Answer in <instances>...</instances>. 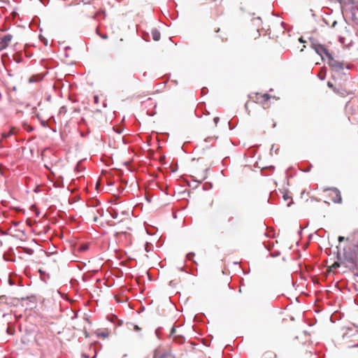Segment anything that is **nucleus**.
<instances>
[{"label": "nucleus", "instance_id": "obj_42", "mask_svg": "<svg viewBox=\"0 0 358 358\" xmlns=\"http://www.w3.org/2000/svg\"><path fill=\"white\" fill-rule=\"evenodd\" d=\"M357 248H358V243H357Z\"/></svg>", "mask_w": 358, "mask_h": 358}, {"label": "nucleus", "instance_id": "obj_33", "mask_svg": "<svg viewBox=\"0 0 358 358\" xmlns=\"http://www.w3.org/2000/svg\"><path fill=\"white\" fill-rule=\"evenodd\" d=\"M39 38L41 41H43L45 38L42 34L39 35Z\"/></svg>", "mask_w": 358, "mask_h": 358}, {"label": "nucleus", "instance_id": "obj_14", "mask_svg": "<svg viewBox=\"0 0 358 358\" xmlns=\"http://www.w3.org/2000/svg\"><path fill=\"white\" fill-rule=\"evenodd\" d=\"M152 39L155 41H158L160 39V33L157 29H153L151 31Z\"/></svg>", "mask_w": 358, "mask_h": 358}, {"label": "nucleus", "instance_id": "obj_35", "mask_svg": "<svg viewBox=\"0 0 358 358\" xmlns=\"http://www.w3.org/2000/svg\"><path fill=\"white\" fill-rule=\"evenodd\" d=\"M276 127V122H273V124H272V127L273 128H275Z\"/></svg>", "mask_w": 358, "mask_h": 358}, {"label": "nucleus", "instance_id": "obj_25", "mask_svg": "<svg viewBox=\"0 0 358 358\" xmlns=\"http://www.w3.org/2000/svg\"><path fill=\"white\" fill-rule=\"evenodd\" d=\"M214 120V122H215V126H217V123H218V122H219V120H220V118H219L218 117H215V118H214V120Z\"/></svg>", "mask_w": 358, "mask_h": 358}, {"label": "nucleus", "instance_id": "obj_31", "mask_svg": "<svg viewBox=\"0 0 358 358\" xmlns=\"http://www.w3.org/2000/svg\"><path fill=\"white\" fill-rule=\"evenodd\" d=\"M344 239H345V238L343 236H339L338 237V241L339 242H342Z\"/></svg>", "mask_w": 358, "mask_h": 358}, {"label": "nucleus", "instance_id": "obj_27", "mask_svg": "<svg viewBox=\"0 0 358 358\" xmlns=\"http://www.w3.org/2000/svg\"><path fill=\"white\" fill-rule=\"evenodd\" d=\"M38 272L41 273V279H43V275H44V272H43V271H42V269H41V268L38 270Z\"/></svg>", "mask_w": 358, "mask_h": 358}, {"label": "nucleus", "instance_id": "obj_40", "mask_svg": "<svg viewBox=\"0 0 358 358\" xmlns=\"http://www.w3.org/2000/svg\"><path fill=\"white\" fill-rule=\"evenodd\" d=\"M290 203H291V201H290V202H288V203H287V206H290Z\"/></svg>", "mask_w": 358, "mask_h": 358}, {"label": "nucleus", "instance_id": "obj_32", "mask_svg": "<svg viewBox=\"0 0 358 358\" xmlns=\"http://www.w3.org/2000/svg\"><path fill=\"white\" fill-rule=\"evenodd\" d=\"M48 179L52 183V185L55 186V183H53V180L50 176H48Z\"/></svg>", "mask_w": 358, "mask_h": 358}, {"label": "nucleus", "instance_id": "obj_4", "mask_svg": "<svg viewBox=\"0 0 358 358\" xmlns=\"http://www.w3.org/2000/svg\"><path fill=\"white\" fill-rule=\"evenodd\" d=\"M153 358H175L169 348H158L155 350Z\"/></svg>", "mask_w": 358, "mask_h": 358}, {"label": "nucleus", "instance_id": "obj_41", "mask_svg": "<svg viewBox=\"0 0 358 358\" xmlns=\"http://www.w3.org/2000/svg\"><path fill=\"white\" fill-rule=\"evenodd\" d=\"M226 284H227V285H229V282H228V280H227H227H226Z\"/></svg>", "mask_w": 358, "mask_h": 358}, {"label": "nucleus", "instance_id": "obj_8", "mask_svg": "<svg viewBox=\"0 0 358 358\" xmlns=\"http://www.w3.org/2000/svg\"><path fill=\"white\" fill-rule=\"evenodd\" d=\"M170 337H171L173 341L178 343H182L184 341L183 337L180 336V335L178 334L177 330L174 327H173L171 329Z\"/></svg>", "mask_w": 358, "mask_h": 358}, {"label": "nucleus", "instance_id": "obj_6", "mask_svg": "<svg viewBox=\"0 0 358 358\" xmlns=\"http://www.w3.org/2000/svg\"><path fill=\"white\" fill-rule=\"evenodd\" d=\"M13 36L10 34L5 35L0 38V52L6 49L12 41Z\"/></svg>", "mask_w": 358, "mask_h": 358}, {"label": "nucleus", "instance_id": "obj_18", "mask_svg": "<svg viewBox=\"0 0 358 358\" xmlns=\"http://www.w3.org/2000/svg\"><path fill=\"white\" fill-rule=\"evenodd\" d=\"M130 329H134L136 331H140L141 329L138 327L137 325L134 324H130V327H129Z\"/></svg>", "mask_w": 358, "mask_h": 358}, {"label": "nucleus", "instance_id": "obj_20", "mask_svg": "<svg viewBox=\"0 0 358 358\" xmlns=\"http://www.w3.org/2000/svg\"><path fill=\"white\" fill-rule=\"evenodd\" d=\"M331 59L332 60L331 63L329 64L331 66H338L340 69L342 68V65L341 64H337V62L336 61L333 60L332 58Z\"/></svg>", "mask_w": 358, "mask_h": 358}, {"label": "nucleus", "instance_id": "obj_17", "mask_svg": "<svg viewBox=\"0 0 358 358\" xmlns=\"http://www.w3.org/2000/svg\"><path fill=\"white\" fill-rule=\"evenodd\" d=\"M96 334L99 337H102V338H106L108 336V334L106 331H101V332L97 331Z\"/></svg>", "mask_w": 358, "mask_h": 358}, {"label": "nucleus", "instance_id": "obj_13", "mask_svg": "<svg viewBox=\"0 0 358 358\" xmlns=\"http://www.w3.org/2000/svg\"><path fill=\"white\" fill-rule=\"evenodd\" d=\"M334 92L336 94H340L342 96H345L348 94L347 90L342 87L334 88Z\"/></svg>", "mask_w": 358, "mask_h": 358}, {"label": "nucleus", "instance_id": "obj_10", "mask_svg": "<svg viewBox=\"0 0 358 358\" xmlns=\"http://www.w3.org/2000/svg\"><path fill=\"white\" fill-rule=\"evenodd\" d=\"M49 331L52 334H60L61 332V327L60 326L57 325V323H54V322H52V323H50L49 324Z\"/></svg>", "mask_w": 358, "mask_h": 358}, {"label": "nucleus", "instance_id": "obj_12", "mask_svg": "<svg viewBox=\"0 0 358 358\" xmlns=\"http://www.w3.org/2000/svg\"><path fill=\"white\" fill-rule=\"evenodd\" d=\"M260 358H277V355L274 352L268 350L262 354Z\"/></svg>", "mask_w": 358, "mask_h": 358}, {"label": "nucleus", "instance_id": "obj_16", "mask_svg": "<svg viewBox=\"0 0 358 358\" xmlns=\"http://www.w3.org/2000/svg\"><path fill=\"white\" fill-rule=\"evenodd\" d=\"M345 264V263L344 262H336L331 266H329L328 271H333L334 269L340 267L341 264Z\"/></svg>", "mask_w": 358, "mask_h": 358}, {"label": "nucleus", "instance_id": "obj_15", "mask_svg": "<svg viewBox=\"0 0 358 358\" xmlns=\"http://www.w3.org/2000/svg\"><path fill=\"white\" fill-rule=\"evenodd\" d=\"M35 341L39 346H43V338L41 333L37 334L35 338Z\"/></svg>", "mask_w": 358, "mask_h": 358}, {"label": "nucleus", "instance_id": "obj_9", "mask_svg": "<svg viewBox=\"0 0 358 358\" xmlns=\"http://www.w3.org/2000/svg\"><path fill=\"white\" fill-rule=\"evenodd\" d=\"M271 98V96L268 94H256V100L257 102L264 104L267 102Z\"/></svg>", "mask_w": 358, "mask_h": 358}, {"label": "nucleus", "instance_id": "obj_19", "mask_svg": "<svg viewBox=\"0 0 358 358\" xmlns=\"http://www.w3.org/2000/svg\"><path fill=\"white\" fill-rule=\"evenodd\" d=\"M13 134V129H10L8 133H3L2 134V137L3 138H8V136H10L11 134Z\"/></svg>", "mask_w": 358, "mask_h": 358}, {"label": "nucleus", "instance_id": "obj_24", "mask_svg": "<svg viewBox=\"0 0 358 358\" xmlns=\"http://www.w3.org/2000/svg\"><path fill=\"white\" fill-rule=\"evenodd\" d=\"M283 199L285 201H288L289 199L292 200V199L287 194L283 195Z\"/></svg>", "mask_w": 358, "mask_h": 358}, {"label": "nucleus", "instance_id": "obj_22", "mask_svg": "<svg viewBox=\"0 0 358 358\" xmlns=\"http://www.w3.org/2000/svg\"><path fill=\"white\" fill-rule=\"evenodd\" d=\"M254 105V102L252 101H248L246 103H245V109L248 110V114H250V110H249V107Z\"/></svg>", "mask_w": 358, "mask_h": 358}, {"label": "nucleus", "instance_id": "obj_7", "mask_svg": "<svg viewBox=\"0 0 358 358\" xmlns=\"http://www.w3.org/2000/svg\"><path fill=\"white\" fill-rule=\"evenodd\" d=\"M316 52L320 55L322 58L325 55L327 58L331 59V55L328 52L326 48L322 45H315L314 47Z\"/></svg>", "mask_w": 358, "mask_h": 358}, {"label": "nucleus", "instance_id": "obj_34", "mask_svg": "<svg viewBox=\"0 0 358 358\" xmlns=\"http://www.w3.org/2000/svg\"><path fill=\"white\" fill-rule=\"evenodd\" d=\"M45 169H48L51 172V173H52L54 175V173L52 172V171L50 169H49L47 166H45Z\"/></svg>", "mask_w": 358, "mask_h": 358}, {"label": "nucleus", "instance_id": "obj_30", "mask_svg": "<svg viewBox=\"0 0 358 358\" xmlns=\"http://www.w3.org/2000/svg\"><path fill=\"white\" fill-rule=\"evenodd\" d=\"M36 80H35V76H31L29 79V81L30 82H34V81H36Z\"/></svg>", "mask_w": 358, "mask_h": 358}, {"label": "nucleus", "instance_id": "obj_39", "mask_svg": "<svg viewBox=\"0 0 358 358\" xmlns=\"http://www.w3.org/2000/svg\"><path fill=\"white\" fill-rule=\"evenodd\" d=\"M220 31V28H218L217 29L215 30V32H219Z\"/></svg>", "mask_w": 358, "mask_h": 358}, {"label": "nucleus", "instance_id": "obj_26", "mask_svg": "<svg viewBox=\"0 0 358 358\" xmlns=\"http://www.w3.org/2000/svg\"><path fill=\"white\" fill-rule=\"evenodd\" d=\"M347 262L350 264H351L352 265H353L355 264L354 262V260L352 258H350L349 259H347Z\"/></svg>", "mask_w": 358, "mask_h": 358}, {"label": "nucleus", "instance_id": "obj_23", "mask_svg": "<svg viewBox=\"0 0 358 358\" xmlns=\"http://www.w3.org/2000/svg\"><path fill=\"white\" fill-rule=\"evenodd\" d=\"M327 86H328L329 88L332 89L333 90H334V88H337V87H335V86L334 85V84H333L331 82H330V81H329V82L327 83Z\"/></svg>", "mask_w": 358, "mask_h": 358}, {"label": "nucleus", "instance_id": "obj_1", "mask_svg": "<svg viewBox=\"0 0 358 358\" xmlns=\"http://www.w3.org/2000/svg\"><path fill=\"white\" fill-rule=\"evenodd\" d=\"M110 214L113 219L117 220L113 225H118L117 234H126L127 230L132 229V220L129 210L121 212V215L118 210L112 208Z\"/></svg>", "mask_w": 358, "mask_h": 358}, {"label": "nucleus", "instance_id": "obj_11", "mask_svg": "<svg viewBox=\"0 0 358 358\" xmlns=\"http://www.w3.org/2000/svg\"><path fill=\"white\" fill-rule=\"evenodd\" d=\"M100 202L97 199H90L87 203V207H91V208H100Z\"/></svg>", "mask_w": 358, "mask_h": 358}, {"label": "nucleus", "instance_id": "obj_28", "mask_svg": "<svg viewBox=\"0 0 358 358\" xmlns=\"http://www.w3.org/2000/svg\"><path fill=\"white\" fill-rule=\"evenodd\" d=\"M66 106H63V107L61 108V111H60V113H66Z\"/></svg>", "mask_w": 358, "mask_h": 358}, {"label": "nucleus", "instance_id": "obj_2", "mask_svg": "<svg viewBox=\"0 0 358 358\" xmlns=\"http://www.w3.org/2000/svg\"><path fill=\"white\" fill-rule=\"evenodd\" d=\"M61 258L55 251L46 250V266L52 274H57L59 271V262Z\"/></svg>", "mask_w": 358, "mask_h": 358}, {"label": "nucleus", "instance_id": "obj_29", "mask_svg": "<svg viewBox=\"0 0 358 358\" xmlns=\"http://www.w3.org/2000/svg\"><path fill=\"white\" fill-rule=\"evenodd\" d=\"M13 331H14V330H12V329H10V328H8V329H7V332H8V334H13Z\"/></svg>", "mask_w": 358, "mask_h": 358}, {"label": "nucleus", "instance_id": "obj_5", "mask_svg": "<svg viewBox=\"0 0 358 358\" xmlns=\"http://www.w3.org/2000/svg\"><path fill=\"white\" fill-rule=\"evenodd\" d=\"M329 191V196L332 197V201L334 203H341L342 198L341 195L340 191L336 188H330L328 189Z\"/></svg>", "mask_w": 358, "mask_h": 358}, {"label": "nucleus", "instance_id": "obj_38", "mask_svg": "<svg viewBox=\"0 0 358 358\" xmlns=\"http://www.w3.org/2000/svg\"><path fill=\"white\" fill-rule=\"evenodd\" d=\"M41 124H42L43 125H45V122H44L43 120H41Z\"/></svg>", "mask_w": 358, "mask_h": 358}, {"label": "nucleus", "instance_id": "obj_36", "mask_svg": "<svg viewBox=\"0 0 358 358\" xmlns=\"http://www.w3.org/2000/svg\"><path fill=\"white\" fill-rule=\"evenodd\" d=\"M94 99H95V101L96 102L97 100H98V97L97 96H94Z\"/></svg>", "mask_w": 358, "mask_h": 358}, {"label": "nucleus", "instance_id": "obj_21", "mask_svg": "<svg viewBox=\"0 0 358 358\" xmlns=\"http://www.w3.org/2000/svg\"><path fill=\"white\" fill-rule=\"evenodd\" d=\"M331 59L332 60L331 63L329 64L331 66H338L340 69L342 68V65L341 64H337V62L336 61L333 60L332 58Z\"/></svg>", "mask_w": 358, "mask_h": 358}, {"label": "nucleus", "instance_id": "obj_37", "mask_svg": "<svg viewBox=\"0 0 358 358\" xmlns=\"http://www.w3.org/2000/svg\"><path fill=\"white\" fill-rule=\"evenodd\" d=\"M205 177H202L199 181H202L203 180H204Z\"/></svg>", "mask_w": 358, "mask_h": 358}, {"label": "nucleus", "instance_id": "obj_3", "mask_svg": "<svg viewBox=\"0 0 358 358\" xmlns=\"http://www.w3.org/2000/svg\"><path fill=\"white\" fill-rule=\"evenodd\" d=\"M83 213L87 220L97 222L99 217L103 215V209L101 208L86 207Z\"/></svg>", "mask_w": 358, "mask_h": 358}]
</instances>
